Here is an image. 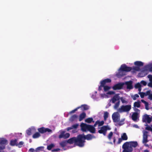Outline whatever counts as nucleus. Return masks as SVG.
I'll list each match as a JSON object with an SVG mask.
<instances>
[{"mask_svg":"<svg viewBox=\"0 0 152 152\" xmlns=\"http://www.w3.org/2000/svg\"><path fill=\"white\" fill-rule=\"evenodd\" d=\"M123 97H120V99H121L122 103H127L128 102L125 100Z\"/></svg>","mask_w":152,"mask_h":152,"instance_id":"40","label":"nucleus"},{"mask_svg":"<svg viewBox=\"0 0 152 152\" xmlns=\"http://www.w3.org/2000/svg\"><path fill=\"white\" fill-rule=\"evenodd\" d=\"M123 140L121 138H119L118 139V141L117 142V144H120L122 141Z\"/></svg>","mask_w":152,"mask_h":152,"instance_id":"56","label":"nucleus"},{"mask_svg":"<svg viewBox=\"0 0 152 152\" xmlns=\"http://www.w3.org/2000/svg\"><path fill=\"white\" fill-rule=\"evenodd\" d=\"M127 146L126 143H124L122 145V148L124 149L123 152H132V150L131 148H129V150L127 149Z\"/></svg>","mask_w":152,"mask_h":152,"instance_id":"17","label":"nucleus"},{"mask_svg":"<svg viewBox=\"0 0 152 152\" xmlns=\"http://www.w3.org/2000/svg\"><path fill=\"white\" fill-rule=\"evenodd\" d=\"M85 122L88 124L91 123V122H94L92 118H88L85 120Z\"/></svg>","mask_w":152,"mask_h":152,"instance_id":"27","label":"nucleus"},{"mask_svg":"<svg viewBox=\"0 0 152 152\" xmlns=\"http://www.w3.org/2000/svg\"><path fill=\"white\" fill-rule=\"evenodd\" d=\"M148 132L146 131L143 134V142L144 143H146L148 141Z\"/></svg>","mask_w":152,"mask_h":152,"instance_id":"16","label":"nucleus"},{"mask_svg":"<svg viewBox=\"0 0 152 152\" xmlns=\"http://www.w3.org/2000/svg\"><path fill=\"white\" fill-rule=\"evenodd\" d=\"M121 138L123 140H127L128 139V137L126 133H123L121 136Z\"/></svg>","mask_w":152,"mask_h":152,"instance_id":"30","label":"nucleus"},{"mask_svg":"<svg viewBox=\"0 0 152 152\" xmlns=\"http://www.w3.org/2000/svg\"><path fill=\"white\" fill-rule=\"evenodd\" d=\"M89 125L84 123H81L80 125L81 130L83 132H86L88 131Z\"/></svg>","mask_w":152,"mask_h":152,"instance_id":"12","label":"nucleus"},{"mask_svg":"<svg viewBox=\"0 0 152 152\" xmlns=\"http://www.w3.org/2000/svg\"><path fill=\"white\" fill-rule=\"evenodd\" d=\"M26 133L28 135H30L31 134V129H29L26 131Z\"/></svg>","mask_w":152,"mask_h":152,"instance_id":"42","label":"nucleus"},{"mask_svg":"<svg viewBox=\"0 0 152 152\" xmlns=\"http://www.w3.org/2000/svg\"><path fill=\"white\" fill-rule=\"evenodd\" d=\"M80 107H77V108H76L74 110H72L71 111L69 112V113L70 114H71V113H74L75 111H77L78 109H79Z\"/></svg>","mask_w":152,"mask_h":152,"instance_id":"43","label":"nucleus"},{"mask_svg":"<svg viewBox=\"0 0 152 152\" xmlns=\"http://www.w3.org/2000/svg\"><path fill=\"white\" fill-rule=\"evenodd\" d=\"M113 133L112 132H111L109 134L107 138L109 140H110L112 138V137L113 136Z\"/></svg>","mask_w":152,"mask_h":152,"instance_id":"38","label":"nucleus"},{"mask_svg":"<svg viewBox=\"0 0 152 152\" xmlns=\"http://www.w3.org/2000/svg\"><path fill=\"white\" fill-rule=\"evenodd\" d=\"M108 112L106 111L104 113V121H106L108 116Z\"/></svg>","mask_w":152,"mask_h":152,"instance_id":"36","label":"nucleus"},{"mask_svg":"<svg viewBox=\"0 0 152 152\" xmlns=\"http://www.w3.org/2000/svg\"><path fill=\"white\" fill-rule=\"evenodd\" d=\"M133 69L134 70L138 71L140 70V68L138 66H134L133 68Z\"/></svg>","mask_w":152,"mask_h":152,"instance_id":"51","label":"nucleus"},{"mask_svg":"<svg viewBox=\"0 0 152 152\" xmlns=\"http://www.w3.org/2000/svg\"><path fill=\"white\" fill-rule=\"evenodd\" d=\"M98 122L97 121H96L95 123L94 124V125H92L93 126H94V127L95 128V127H96V126L98 124V123H97Z\"/></svg>","mask_w":152,"mask_h":152,"instance_id":"63","label":"nucleus"},{"mask_svg":"<svg viewBox=\"0 0 152 152\" xmlns=\"http://www.w3.org/2000/svg\"><path fill=\"white\" fill-rule=\"evenodd\" d=\"M79 124H74L71 127H67L66 129L67 131H69V130L73 129H76L77 128Z\"/></svg>","mask_w":152,"mask_h":152,"instance_id":"20","label":"nucleus"},{"mask_svg":"<svg viewBox=\"0 0 152 152\" xmlns=\"http://www.w3.org/2000/svg\"><path fill=\"white\" fill-rule=\"evenodd\" d=\"M107 94H109V95H112V94H115V92L114 91H108L107 93Z\"/></svg>","mask_w":152,"mask_h":152,"instance_id":"53","label":"nucleus"},{"mask_svg":"<svg viewBox=\"0 0 152 152\" xmlns=\"http://www.w3.org/2000/svg\"><path fill=\"white\" fill-rule=\"evenodd\" d=\"M140 83L144 86H145L147 85L146 82L144 80H142L140 82Z\"/></svg>","mask_w":152,"mask_h":152,"instance_id":"52","label":"nucleus"},{"mask_svg":"<svg viewBox=\"0 0 152 152\" xmlns=\"http://www.w3.org/2000/svg\"><path fill=\"white\" fill-rule=\"evenodd\" d=\"M112 118L114 122H118L120 121V115L118 112H115L112 115Z\"/></svg>","mask_w":152,"mask_h":152,"instance_id":"7","label":"nucleus"},{"mask_svg":"<svg viewBox=\"0 0 152 152\" xmlns=\"http://www.w3.org/2000/svg\"><path fill=\"white\" fill-rule=\"evenodd\" d=\"M134 110L135 111V112H139V113L140 112V110H139V109L136 108V107H135V108L134 109Z\"/></svg>","mask_w":152,"mask_h":152,"instance_id":"59","label":"nucleus"},{"mask_svg":"<svg viewBox=\"0 0 152 152\" xmlns=\"http://www.w3.org/2000/svg\"><path fill=\"white\" fill-rule=\"evenodd\" d=\"M29 151L30 152H34L35 150L33 148H31L29 149Z\"/></svg>","mask_w":152,"mask_h":152,"instance_id":"60","label":"nucleus"},{"mask_svg":"<svg viewBox=\"0 0 152 152\" xmlns=\"http://www.w3.org/2000/svg\"><path fill=\"white\" fill-rule=\"evenodd\" d=\"M139 96L137 94H135L134 95L133 97V99L134 100H135L137 98H138L139 97Z\"/></svg>","mask_w":152,"mask_h":152,"instance_id":"49","label":"nucleus"},{"mask_svg":"<svg viewBox=\"0 0 152 152\" xmlns=\"http://www.w3.org/2000/svg\"><path fill=\"white\" fill-rule=\"evenodd\" d=\"M149 98L150 100H152V94L149 95Z\"/></svg>","mask_w":152,"mask_h":152,"instance_id":"64","label":"nucleus"},{"mask_svg":"<svg viewBox=\"0 0 152 152\" xmlns=\"http://www.w3.org/2000/svg\"><path fill=\"white\" fill-rule=\"evenodd\" d=\"M135 87L136 88H138L140 87H141V85L139 83H137L135 85Z\"/></svg>","mask_w":152,"mask_h":152,"instance_id":"45","label":"nucleus"},{"mask_svg":"<svg viewBox=\"0 0 152 152\" xmlns=\"http://www.w3.org/2000/svg\"><path fill=\"white\" fill-rule=\"evenodd\" d=\"M125 84L127 86L126 88L127 89H131L133 88L132 81L126 82Z\"/></svg>","mask_w":152,"mask_h":152,"instance_id":"18","label":"nucleus"},{"mask_svg":"<svg viewBox=\"0 0 152 152\" xmlns=\"http://www.w3.org/2000/svg\"><path fill=\"white\" fill-rule=\"evenodd\" d=\"M111 82V80L110 79L107 78L101 81L100 83H101L102 84V85L104 86L106 83H110Z\"/></svg>","mask_w":152,"mask_h":152,"instance_id":"21","label":"nucleus"},{"mask_svg":"<svg viewBox=\"0 0 152 152\" xmlns=\"http://www.w3.org/2000/svg\"><path fill=\"white\" fill-rule=\"evenodd\" d=\"M145 109L148 110L149 109V106H148V103L147 102L146 104H145Z\"/></svg>","mask_w":152,"mask_h":152,"instance_id":"54","label":"nucleus"},{"mask_svg":"<svg viewBox=\"0 0 152 152\" xmlns=\"http://www.w3.org/2000/svg\"><path fill=\"white\" fill-rule=\"evenodd\" d=\"M139 94L142 98H144L145 95V93L144 92H139Z\"/></svg>","mask_w":152,"mask_h":152,"instance_id":"46","label":"nucleus"},{"mask_svg":"<svg viewBox=\"0 0 152 152\" xmlns=\"http://www.w3.org/2000/svg\"><path fill=\"white\" fill-rule=\"evenodd\" d=\"M80 108L82 109V110H88L89 109V107L86 104H83L81 105Z\"/></svg>","mask_w":152,"mask_h":152,"instance_id":"28","label":"nucleus"},{"mask_svg":"<svg viewBox=\"0 0 152 152\" xmlns=\"http://www.w3.org/2000/svg\"><path fill=\"white\" fill-rule=\"evenodd\" d=\"M65 131H62L59 135L58 137L60 139L63 138L64 139H66L69 138L70 136L69 133H67L65 134Z\"/></svg>","mask_w":152,"mask_h":152,"instance_id":"10","label":"nucleus"},{"mask_svg":"<svg viewBox=\"0 0 152 152\" xmlns=\"http://www.w3.org/2000/svg\"><path fill=\"white\" fill-rule=\"evenodd\" d=\"M148 77L150 79V80L151 82H152V75H148Z\"/></svg>","mask_w":152,"mask_h":152,"instance_id":"58","label":"nucleus"},{"mask_svg":"<svg viewBox=\"0 0 152 152\" xmlns=\"http://www.w3.org/2000/svg\"><path fill=\"white\" fill-rule=\"evenodd\" d=\"M87 131L90 132L92 133H95L96 132L95 128L92 125H89Z\"/></svg>","mask_w":152,"mask_h":152,"instance_id":"19","label":"nucleus"},{"mask_svg":"<svg viewBox=\"0 0 152 152\" xmlns=\"http://www.w3.org/2000/svg\"><path fill=\"white\" fill-rule=\"evenodd\" d=\"M80 135L79 134L77 137H74L70 138L67 141V142L70 144L74 143L75 144L79 147H82L81 145L82 142L80 138Z\"/></svg>","mask_w":152,"mask_h":152,"instance_id":"2","label":"nucleus"},{"mask_svg":"<svg viewBox=\"0 0 152 152\" xmlns=\"http://www.w3.org/2000/svg\"><path fill=\"white\" fill-rule=\"evenodd\" d=\"M77 115L76 114H74L70 118V120L71 121H74L77 118Z\"/></svg>","mask_w":152,"mask_h":152,"instance_id":"31","label":"nucleus"},{"mask_svg":"<svg viewBox=\"0 0 152 152\" xmlns=\"http://www.w3.org/2000/svg\"><path fill=\"white\" fill-rule=\"evenodd\" d=\"M97 121L98 122L97 123L98 126H102L104 123V122L103 121H101L99 120H97Z\"/></svg>","mask_w":152,"mask_h":152,"instance_id":"37","label":"nucleus"},{"mask_svg":"<svg viewBox=\"0 0 152 152\" xmlns=\"http://www.w3.org/2000/svg\"><path fill=\"white\" fill-rule=\"evenodd\" d=\"M147 74L145 71H142L138 73V76L139 77H143Z\"/></svg>","mask_w":152,"mask_h":152,"instance_id":"24","label":"nucleus"},{"mask_svg":"<svg viewBox=\"0 0 152 152\" xmlns=\"http://www.w3.org/2000/svg\"><path fill=\"white\" fill-rule=\"evenodd\" d=\"M100 85L99 86L98 88V91H100L102 90V87H103L104 85H102V84L101 83H100Z\"/></svg>","mask_w":152,"mask_h":152,"instance_id":"48","label":"nucleus"},{"mask_svg":"<svg viewBox=\"0 0 152 152\" xmlns=\"http://www.w3.org/2000/svg\"><path fill=\"white\" fill-rule=\"evenodd\" d=\"M103 88L104 91L105 92L107 91L111 88V87L105 85L104 86Z\"/></svg>","mask_w":152,"mask_h":152,"instance_id":"35","label":"nucleus"},{"mask_svg":"<svg viewBox=\"0 0 152 152\" xmlns=\"http://www.w3.org/2000/svg\"><path fill=\"white\" fill-rule=\"evenodd\" d=\"M134 64L138 67L142 66L143 65V63L140 61H136L134 62Z\"/></svg>","mask_w":152,"mask_h":152,"instance_id":"25","label":"nucleus"},{"mask_svg":"<svg viewBox=\"0 0 152 152\" xmlns=\"http://www.w3.org/2000/svg\"><path fill=\"white\" fill-rule=\"evenodd\" d=\"M44 148V146L39 147L35 149V151L36 152H37L38 151H42Z\"/></svg>","mask_w":152,"mask_h":152,"instance_id":"34","label":"nucleus"},{"mask_svg":"<svg viewBox=\"0 0 152 152\" xmlns=\"http://www.w3.org/2000/svg\"><path fill=\"white\" fill-rule=\"evenodd\" d=\"M145 67L149 69L150 72H152V66H151L150 65H147L145 66Z\"/></svg>","mask_w":152,"mask_h":152,"instance_id":"44","label":"nucleus"},{"mask_svg":"<svg viewBox=\"0 0 152 152\" xmlns=\"http://www.w3.org/2000/svg\"><path fill=\"white\" fill-rule=\"evenodd\" d=\"M86 116V113L85 112H83L81 113L79 115V121H80L84 118Z\"/></svg>","mask_w":152,"mask_h":152,"instance_id":"22","label":"nucleus"},{"mask_svg":"<svg viewBox=\"0 0 152 152\" xmlns=\"http://www.w3.org/2000/svg\"><path fill=\"white\" fill-rule=\"evenodd\" d=\"M8 141L5 138H2L0 139V145L5 146L7 144Z\"/></svg>","mask_w":152,"mask_h":152,"instance_id":"14","label":"nucleus"},{"mask_svg":"<svg viewBox=\"0 0 152 152\" xmlns=\"http://www.w3.org/2000/svg\"><path fill=\"white\" fill-rule=\"evenodd\" d=\"M24 144V142L23 141L20 142L18 144L17 143V146H18L19 148H21Z\"/></svg>","mask_w":152,"mask_h":152,"instance_id":"41","label":"nucleus"},{"mask_svg":"<svg viewBox=\"0 0 152 152\" xmlns=\"http://www.w3.org/2000/svg\"><path fill=\"white\" fill-rule=\"evenodd\" d=\"M60 149L57 148L54 149H53V150H52V152H57V151H60Z\"/></svg>","mask_w":152,"mask_h":152,"instance_id":"57","label":"nucleus"},{"mask_svg":"<svg viewBox=\"0 0 152 152\" xmlns=\"http://www.w3.org/2000/svg\"><path fill=\"white\" fill-rule=\"evenodd\" d=\"M79 136L82 142V146L83 147L84 145V143L85 142V140L86 139L87 140H90L92 139L93 138H95V137L91 134H88L85 135L83 134H80Z\"/></svg>","mask_w":152,"mask_h":152,"instance_id":"3","label":"nucleus"},{"mask_svg":"<svg viewBox=\"0 0 152 152\" xmlns=\"http://www.w3.org/2000/svg\"><path fill=\"white\" fill-rule=\"evenodd\" d=\"M134 107L139 108L140 107V101L135 102L134 103Z\"/></svg>","mask_w":152,"mask_h":152,"instance_id":"26","label":"nucleus"},{"mask_svg":"<svg viewBox=\"0 0 152 152\" xmlns=\"http://www.w3.org/2000/svg\"><path fill=\"white\" fill-rule=\"evenodd\" d=\"M41 136V135L39 132H36L32 136L33 138L36 139L39 138Z\"/></svg>","mask_w":152,"mask_h":152,"instance_id":"29","label":"nucleus"},{"mask_svg":"<svg viewBox=\"0 0 152 152\" xmlns=\"http://www.w3.org/2000/svg\"><path fill=\"white\" fill-rule=\"evenodd\" d=\"M125 143H126L127 146V149L129 150V148H131L132 150V152L133 151L132 147L134 148L136 147L138 145V143L136 141H131L129 142H126Z\"/></svg>","mask_w":152,"mask_h":152,"instance_id":"6","label":"nucleus"},{"mask_svg":"<svg viewBox=\"0 0 152 152\" xmlns=\"http://www.w3.org/2000/svg\"><path fill=\"white\" fill-rule=\"evenodd\" d=\"M141 101L143 103H144L145 104H146L147 102H146V101H145V100H143V99H141Z\"/></svg>","mask_w":152,"mask_h":152,"instance_id":"62","label":"nucleus"},{"mask_svg":"<svg viewBox=\"0 0 152 152\" xmlns=\"http://www.w3.org/2000/svg\"><path fill=\"white\" fill-rule=\"evenodd\" d=\"M120 104V101H118L115 104L114 107L115 109H117L119 107Z\"/></svg>","mask_w":152,"mask_h":152,"instance_id":"39","label":"nucleus"},{"mask_svg":"<svg viewBox=\"0 0 152 152\" xmlns=\"http://www.w3.org/2000/svg\"><path fill=\"white\" fill-rule=\"evenodd\" d=\"M124 121H124H119V122L118 124V125L120 126L122 125H123L124 124V123L123 122Z\"/></svg>","mask_w":152,"mask_h":152,"instance_id":"55","label":"nucleus"},{"mask_svg":"<svg viewBox=\"0 0 152 152\" xmlns=\"http://www.w3.org/2000/svg\"><path fill=\"white\" fill-rule=\"evenodd\" d=\"M119 94H115L111 99V101L113 103H114L116 101H120V97L119 96Z\"/></svg>","mask_w":152,"mask_h":152,"instance_id":"13","label":"nucleus"},{"mask_svg":"<svg viewBox=\"0 0 152 152\" xmlns=\"http://www.w3.org/2000/svg\"><path fill=\"white\" fill-rule=\"evenodd\" d=\"M148 86L152 88V82H150L148 84Z\"/></svg>","mask_w":152,"mask_h":152,"instance_id":"61","label":"nucleus"},{"mask_svg":"<svg viewBox=\"0 0 152 152\" xmlns=\"http://www.w3.org/2000/svg\"><path fill=\"white\" fill-rule=\"evenodd\" d=\"M5 148V146H0V152H5L3 151H1L4 150Z\"/></svg>","mask_w":152,"mask_h":152,"instance_id":"47","label":"nucleus"},{"mask_svg":"<svg viewBox=\"0 0 152 152\" xmlns=\"http://www.w3.org/2000/svg\"><path fill=\"white\" fill-rule=\"evenodd\" d=\"M132 69V67L127 66L125 64L122 65L120 69V70L117 74V76L118 77H121L125 75L124 73V72H129Z\"/></svg>","mask_w":152,"mask_h":152,"instance_id":"1","label":"nucleus"},{"mask_svg":"<svg viewBox=\"0 0 152 152\" xmlns=\"http://www.w3.org/2000/svg\"><path fill=\"white\" fill-rule=\"evenodd\" d=\"M55 146V145L51 143L50 144L48 145L47 149L48 150H50L51 149Z\"/></svg>","mask_w":152,"mask_h":152,"instance_id":"33","label":"nucleus"},{"mask_svg":"<svg viewBox=\"0 0 152 152\" xmlns=\"http://www.w3.org/2000/svg\"><path fill=\"white\" fill-rule=\"evenodd\" d=\"M131 109V106L130 105H123L118 110V111L120 113L128 112Z\"/></svg>","mask_w":152,"mask_h":152,"instance_id":"4","label":"nucleus"},{"mask_svg":"<svg viewBox=\"0 0 152 152\" xmlns=\"http://www.w3.org/2000/svg\"><path fill=\"white\" fill-rule=\"evenodd\" d=\"M67 141H64L60 143V145L63 147L65 146L67 143Z\"/></svg>","mask_w":152,"mask_h":152,"instance_id":"32","label":"nucleus"},{"mask_svg":"<svg viewBox=\"0 0 152 152\" xmlns=\"http://www.w3.org/2000/svg\"><path fill=\"white\" fill-rule=\"evenodd\" d=\"M110 128L107 125L104 126L100 128V129L98 131V132L101 134L105 136L106 135L107 132V130H110Z\"/></svg>","mask_w":152,"mask_h":152,"instance_id":"5","label":"nucleus"},{"mask_svg":"<svg viewBox=\"0 0 152 152\" xmlns=\"http://www.w3.org/2000/svg\"><path fill=\"white\" fill-rule=\"evenodd\" d=\"M147 126L145 128V129L149 130V131H152V128L150 127L149 126L147 125Z\"/></svg>","mask_w":152,"mask_h":152,"instance_id":"50","label":"nucleus"},{"mask_svg":"<svg viewBox=\"0 0 152 152\" xmlns=\"http://www.w3.org/2000/svg\"><path fill=\"white\" fill-rule=\"evenodd\" d=\"M142 120L143 122L147 121L148 123H150L152 121V119L148 115L145 114L143 116Z\"/></svg>","mask_w":152,"mask_h":152,"instance_id":"11","label":"nucleus"},{"mask_svg":"<svg viewBox=\"0 0 152 152\" xmlns=\"http://www.w3.org/2000/svg\"><path fill=\"white\" fill-rule=\"evenodd\" d=\"M17 139L12 140L10 141V144L11 146H17Z\"/></svg>","mask_w":152,"mask_h":152,"instance_id":"23","label":"nucleus"},{"mask_svg":"<svg viewBox=\"0 0 152 152\" xmlns=\"http://www.w3.org/2000/svg\"><path fill=\"white\" fill-rule=\"evenodd\" d=\"M139 113L137 112H134L133 113L132 115V120L134 121H136L139 118Z\"/></svg>","mask_w":152,"mask_h":152,"instance_id":"15","label":"nucleus"},{"mask_svg":"<svg viewBox=\"0 0 152 152\" xmlns=\"http://www.w3.org/2000/svg\"><path fill=\"white\" fill-rule=\"evenodd\" d=\"M39 132L41 134H44L47 132H52V130L48 128H45L44 127H42L38 129Z\"/></svg>","mask_w":152,"mask_h":152,"instance_id":"8","label":"nucleus"},{"mask_svg":"<svg viewBox=\"0 0 152 152\" xmlns=\"http://www.w3.org/2000/svg\"><path fill=\"white\" fill-rule=\"evenodd\" d=\"M124 84V83H119L115 85L112 88L114 90H120L123 88Z\"/></svg>","mask_w":152,"mask_h":152,"instance_id":"9","label":"nucleus"}]
</instances>
